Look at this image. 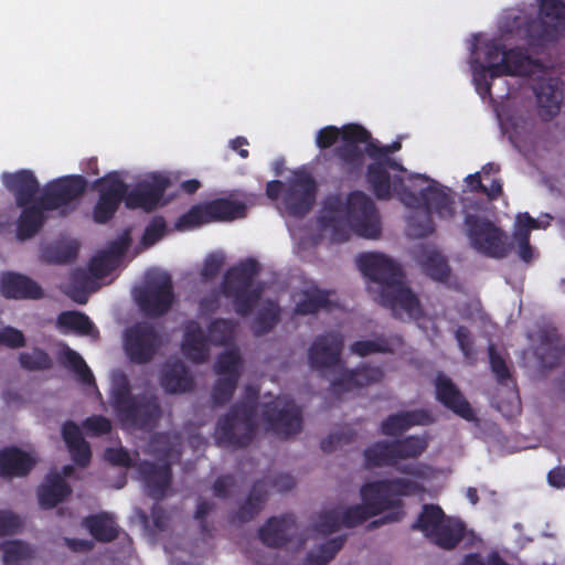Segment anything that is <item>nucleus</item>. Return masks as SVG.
Here are the masks:
<instances>
[{
	"instance_id": "obj_10",
	"label": "nucleus",
	"mask_w": 565,
	"mask_h": 565,
	"mask_svg": "<svg viewBox=\"0 0 565 565\" xmlns=\"http://www.w3.org/2000/svg\"><path fill=\"white\" fill-rule=\"evenodd\" d=\"M246 214L245 202L232 196L217 198L191 206L188 212L179 216L175 227L179 231H184L213 222H232L245 217Z\"/></svg>"
},
{
	"instance_id": "obj_8",
	"label": "nucleus",
	"mask_w": 565,
	"mask_h": 565,
	"mask_svg": "<svg viewBox=\"0 0 565 565\" xmlns=\"http://www.w3.org/2000/svg\"><path fill=\"white\" fill-rule=\"evenodd\" d=\"M411 529L422 532L429 542L444 550L455 548L466 531L463 523L447 516L437 504H424Z\"/></svg>"
},
{
	"instance_id": "obj_41",
	"label": "nucleus",
	"mask_w": 565,
	"mask_h": 565,
	"mask_svg": "<svg viewBox=\"0 0 565 565\" xmlns=\"http://www.w3.org/2000/svg\"><path fill=\"white\" fill-rule=\"evenodd\" d=\"M57 326L62 329L72 330L81 335H93L98 333L89 317L79 311H63L57 316Z\"/></svg>"
},
{
	"instance_id": "obj_59",
	"label": "nucleus",
	"mask_w": 565,
	"mask_h": 565,
	"mask_svg": "<svg viewBox=\"0 0 565 565\" xmlns=\"http://www.w3.org/2000/svg\"><path fill=\"white\" fill-rule=\"evenodd\" d=\"M355 433L351 428H342L340 431H334L323 438L320 443V448L324 452H332L338 447L350 444L354 439Z\"/></svg>"
},
{
	"instance_id": "obj_2",
	"label": "nucleus",
	"mask_w": 565,
	"mask_h": 565,
	"mask_svg": "<svg viewBox=\"0 0 565 565\" xmlns=\"http://www.w3.org/2000/svg\"><path fill=\"white\" fill-rule=\"evenodd\" d=\"M356 263L361 273L379 285L377 301L390 309L394 318L418 320L424 317L419 298L404 282V273L395 260L380 253H364Z\"/></svg>"
},
{
	"instance_id": "obj_9",
	"label": "nucleus",
	"mask_w": 565,
	"mask_h": 565,
	"mask_svg": "<svg viewBox=\"0 0 565 565\" xmlns=\"http://www.w3.org/2000/svg\"><path fill=\"white\" fill-rule=\"evenodd\" d=\"M415 195L419 202L414 207L423 203L425 210L423 213H416L409 217L407 228L412 237L424 238L435 232L433 212L440 218L450 220L455 216L454 198L435 183L420 190L419 194L415 193Z\"/></svg>"
},
{
	"instance_id": "obj_48",
	"label": "nucleus",
	"mask_w": 565,
	"mask_h": 565,
	"mask_svg": "<svg viewBox=\"0 0 565 565\" xmlns=\"http://www.w3.org/2000/svg\"><path fill=\"white\" fill-rule=\"evenodd\" d=\"M379 484L385 487L388 497H409L418 494L424 491L423 486H420L416 481L406 478L383 479L380 480Z\"/></svg>"
},
{
	"instance_id": "obj_6",
	"label": "nucleus",
	"mask_w": 565,
	"mask_h": 565,
	"mask_svg": "<svg viewBox=\"0 0 565 565\" xmlns=\"http://www.w3.org/2000/svg\"><path fill=\"white\" fill-rule=\"evenodd\" d=\"M246 391L247 398L233 404L216 422L215 441L221 447L243 449L255 438L258 392L250 386Z\"/></svg>"
},
{
	"instance_id": "obj_26",
	"label": "nucleus",
	"mask_w": 565,
	"mask_h": 565,
	"mask_svg": "<svg viewBox=\"0 0 565 565\" xmlns=\"http://www.w3.org/2000/svg\"><path fill=\"white\" fill-rule=\"evenodd\" d=\"M1 178L4 186L14 195L18 206L28 205L36 200L40 183L32 171L3 172Z\"/></svg>"
},
{
	"instance_id": "obj_20",
	"label": "nucleus",
	"mask_w": 565,
	"mask_h": 565,
	"mask_svg": "<svg viewBox=\"0 0 565 565\" xmlns=\"http://www.w3.org/2000/svg\"><path fill=\"white\" fill-rule=\"evenodd\" d=\"M365 466L367 468L375 467H394L398 472L422 478L424 471L420 465L407 463L398 465L393 441L382 440L369 446L364 452Z\"/></svg>"
},
{
	"instance_id": "obj_51",
	"label": "nucleus",
	"mask_w": 565,
	"mask_h": 565,
	"mask_svg": "<svg viewBox=\"0 0 565 565\" xmlns=\"http://www.w3.org/2000/svg\"><path fill=\"white\" fill-rule=\"evenodd\" d=\"M19 362L21 367L28 371H45L52 367V359L39 348H34L30 352H21Z\"/></svg>"
},
{
	"instance_id": "obj_4",
	"label": "nucleus",
	"mask_w": 565,
	"mask_h": 565,
	"mask_svg": "<svg viewBox=\"0 0 565 565\" xmlns=\"http://www.w3.org/2000/svg\"><path fill=\"white\" fill-rule=\"evenodd\" d=\"M109 402L122 425L143 431L153 430L163 415L159 397L152 393L132 394L130 381L122 371L113 373Z\"/></svg>"
},
{
	"instance_id": "obj_27",
	"label": "nucleus",
	"mask_w": 565,
	"mask_h": 565,
	"mask_svg": "<svg viewBox=\"0 0 565 565\" xmlns=\"http://www.w3.org/2000/svg\"><path fill=\"white\" fill-rule=\"evenodd\" d=\"M384 373L379 366L362 365L353 370H344L340 376L331 383L335 393L351 392L355 388L369 386L382 381Z\"/></svg>"
},
{
	"instance_id": "obj_55",
	"label": "nucleus",
	"mask_w": 565,
	"mask_h": 565,
	"mask_svg": "<svg viewBox=\"0 0 565 565\" xmlns=\"http://www.w3.org/2000/svg\"><path fill=\"white\" fill-rule=\"evenodd\" d=\"M489 362L492 373L497 381L501 385H508L509 382L514 384L512 381L510 369L508 367L504 359L497 352L493 344L489 345Z\"/></svg>"
},
{
	"instance_id": "obj_18",
	"label": "nucleus",
	"mask_w": 565,
	"mask_h": 565,
	"mask_svg": "<svg viewBox=\"0 0 565 565\" xmlns=\"http://www.w3.org/2000/svg\"><path fill=\"white\" fill-rule=\"evenodd\" d=\"M170 180L162 174H153L149 180L138 182L130 191L125 200V205L130 210H143L152 212L156 210L163 199Z\"/></svg>"
},
{
	"instance_id": "obj_54",
	"label": "nucleus",
	"mask_w": 565,
	"mask_h": 565,
	"mask_svg": "<svg viewBox=\"0 0 565 565\" xmlns=\"http://www.w3.org/2000/svg\"><path fill=\"white\" fill-rule=\"evenodd\" d=\"M119 201L108 199L107 196L98 195L97 202L93 209V220L98 224H106L109 222L120 206Z\"/></svg>"
},
{
	"instance_id": "obj_17",
	"label": "nucleus",
	"mask_w": 565,
	"mask_h": 565,
	"mask_svg": "<svg viewBox=\"0 0 565 565\" xmlns=\"http://www.w3.org/2000/svg\"><path fill=\"white\" fill-rule=\"evenodd\" d=\"M263 419L271 431L282 438L296 435L302 428L301 411L289 399L276 398L265 403Z\"/></svg>"
},
{
	"instance_id": "obj_19",
	"label": "nucleus",
	"mask_w": 565,
	"mask_h": 565,
	"mask_svg": "<svg viewBox=\"0 0 565 565\" xmlns=\"http://www.w3.org/2000/svg\"><path fill=\"white\" fill-rule=\"evenodd\" d=\"M343 337L339 332H328L315 339L308 350V359L313 370L335 367L341 362Z\"/></svg>"
},
{
	"instance_id": "obj_33",
	"label": "nucleus",
	"mask_w": 565,
	"mask_h": 565,
	"mask_svg": "<svg viewBox=\"0 0 565 565\" xmlns=\"http://www.w3.org/2000/svg\"><path fill=\"white\" fill-rule=\"evenodd\" d=\"M160 385L167 393L177 394L191 391L194 382L186 366L177 361L166 366L160 379Z\"/></svg>"
},
{
	"instance_id": "obj_23",
	"label": "nucleus",
	"mask_w": 565,
	"mask_h": 565,
	"mask_svg": "<svg viewBox=\"0 0 565 565\" xmlns=\"http://www.w3.org/2000/svg\"><path fill=\"white\" fill-rule=\"evenodd\" d=\"M297 530L296 519L292 514L269 518L258 530L260 542L271 548L287 545Z\"/></svg>"
},
{
	"instance_id": "obj_44",
	"label": "nucleus",
	"mask_w": 565,
	"mask_h": 565,
	"mask_svg": "<svg viewBox=\"0 0 565 565\" xmlns=\"http://www.w3.org/2000/svg\"><path fill=\"white\" fill-rule=\"evenodd\" d=\"M0 548L3 552L2 559L4 565H22L33 557L31 546L19 540L4 542L0 545Z\"/></svg>"
},
{
	"instance_id": "obj_21",
	"label": "nucleus",
	"mask_w": 565,
	"mask_h": 565,
	"mask_svg": "<svg viewBox=\"0 0 565 565\" xmlns=\"http://www.w3.org/2000/svg\"><path fill=\"white\" fill-rule=\"evenodd\" d=\"M539 116L548 121L555 117L563 102V82L559 78H542L534 87Z\"/></svg>"
},
{
	"instance_id": "obj_58",
	"label": "nucleus",
	"mask_w": 565,
	"mask_h": 565,
	"mask_svg": "<svg viewBox=\"0 0 565 565\" xmlns=\"http://www.w3.org/2000/svg\"><path fill=\"white\" fill-rule=\"evenodd\" d=\"M373 515L363 504H355L341 511L342 526L352 529L364 523Z\"/></svg>"
},
{
	"instance_id": "obj_11",
	"label": "nucleus",
	"mask_w": 565,
	"mask_h": 565,
	"mask_svg": "<svg viewBox=\"0 0 565 565\" xmlns=\"http://www.w3.org/2000/svg\"><path fill=\"white\" fill-rule=\"evenodd\" d=\"M540 18L529 19L525 35L530 46L542 47L565 35V2L562 0H540Z\"/></svg>"
},
{
	"instance_id": "obj_5",
	"label": "nucleus",
	"mask_w": 565,
	"mask_h": 565,
	"mask_svg": "<svg viewBox=\"0 0 565 565\" xmlns=\"http://www.w3.org/2000/svg\"><path fill=\"white\" fill-rule=\"evenodd\" d=\"M344 217L351 230L359 236L374 239L381 235V220L373 200L362 191L351 192L345 203L339 195L326 199L321 224L335 227V223Z\"/></svg>"
},
{
	"instance_id": "obj_24",
	"label": "nucleus",
	"mask_w": 565,
	"mask_h": 565,
	"mask_svg": "<svg viewBox=\"0 0 565 565\" xmlns=\"http://www.w3.org/2000/svg\"><path fill=\"white\" fill-rule=\"evenodd\" d=\"M139 473L143 479L148 495L156 501L163 500L172 482L171 465L169 462L158 465L146 460L140 463Z\"/></svg>"
},
{
	"instance_id": "obj_42",
	"label": "nucleus",
	"mask_w": 565,
	"mask_h": 565,
	"mask_svg": "<svg viewBox=\"0 0 565 565\" xmlns=\"http://www.w3.org/2000/svg\"><path fill=\"white\" fill-rule=\"evenodd\" d=\"M329 295V291L321 289L303 292V297L295 307V312L297 315L307 316L315 315L321 309H328L331 306Z\"/></svg>"
},
{
	"instance_id": "obj_22",
	"label": "nucleus",
	"mask_w": 565,
	"mask_h": 565,
	"mask_svg": "<svg viewBox=\"0 0 565 565\" xmlns=\"http://www.w3.org/2000/svg\"><path fill=\"white\" fill-rule=\"evenodd\" d=\"M436 398L446 408L466 420L473 418V411L458 386L444 373H438L435 379Z\"/></svg>"
},
{
	"instance_id": "obj_7",
	"label": "nucleus",
	"mask_w": 565,
	"mask_h": 565,
	"mask_svg": "<svg viewBox=\"0 0 565 565\" xmlns=\"http://www.w3.org/2000/svg\"><path fill=\"white\" fill-rule=\"evenodd\" d=\"M260 269L259 263L249 257L230 267L224 274L221 292L232 300L235 312L241 317L249 316L262 298L263 282H255Z\"/></svg>"
},
{
	"instance_id": "obj_61",
	"label": "nucleus",
	"mask_w": 565,
	"mask_h": 565,
	"mask_svg": "<svg viewBox=\"0 0 565 565\" xmlns=\"http://www.w3.org/2000/svg\"><path fill=\"white\" fill-rule=\"evenodd\" d=\"M83 428L87 435L92 437H99L110 433L111 423L103 415H93L83 422Z\"/></svg>"
},
{
	"instance_id": "obj_49",
	"label": "nucleus",
	"mask_w": 565,
	"mask_h": 565,
	"mask_svg": "<svg viewBox=\"0 0 565 565\" xmlns=\"http://www.w3.org/2000/svg\"><path fill=\"white\" fill-rule=\"evenodd\" d=\"M215 508V504L209 500L201 499L196 504L193 519L199 522L200 536L202 540L207 541L214 537L216 527L213 522H210L206 516Z\"/></svg>"
},
{
	"instance_id": "obj_32",
	"label": "nucleus",
	"mask_w": 565,
	"mask_h": 565,
	"mask_svg": "<svg viewBox=\"0 0 565 565\" xmlns=\"http://www.w3.org/2000/svg\"><path fill=\"white\" fill-rule=\"evenodd\" d=\"M32 457L18 447L0 450V476L6 478L24 477L34 467Z\"/></svg>"
},
{
	"instance_id": "obj_39",
	"label": "nucleus",
	"mask_w": 565,
	"mask_h": 565,
	"mask_svg": "<svg viewBox=\"0 0 565 565\" xmlns=\"http://www.w3.org/2000/svg\"><path fill=\"white\" fill-rule=\"evenodd\" d=\"M94 190L99 191V195L107 196L119 202H125L128 194V185L121 179L119 172L111 171L92 183Z\"/></svg>"
},
{
	"instance_id": "obj_35",
	"label": "nucleus",
	"mask_w": 565,
	"mask_h": 565,
	"mask_svg": "<svg viewBox=\"0 0 565 565\" xmlns=\"http://www.w3.org/2000/svg\"><path fill=\"white\" fill-rule=\"evenodd\" d=\"M71 493L66 481L58 473H53L46 478L45 483L41 486L38 492L40 505L43 509H52L64 501Z\"/></svg>"
},
{
	"instance_id": "obj_28",
	"label": "nucleus",
	"mask_w": 565,
	"mask_h": 565,
	"mask_svg": "<svg viewBox=\"0 0 565 565\" xmlns=\"http://www.w3.org/2000/svg\"><path fill=\"white\" fill-rule=\"evenodd\" d=\"M434 423L430 412L424 408L399 412L388 415L381 424L385 436L397 437L413 426H426Z\"/></svg>"
},
{
	"instance_id": "obj_63",
	"label": "nucleus",
	"mask_w": 565,
	"mask_h": 565,
	"mask_svg": "<svg viewBox=\"0 0 565 565\" xmlns=\"http://www.w3.org/2000/svg\"><path fill=\"white\" fill-rule=\"evenodd\" d=\"M513 242L516 243V254L521 260L524 263H530L534 258V249L530 243V236L525 232L521 233V231H513L512 234Z\"/></svg>"
},
{
	"instance_id": "obj_34",
	"label": "nucleus",
	"mask_w": 565,
	"mask_h": 565,
	"mask_svg": "<svg viewBox=\"0 0 565 565\" xmlns=\"http://www.w3.org/2000/svg\"><path fill=\"white\" fill-rule=\"evenodd\" d=\"M403 344V338L398 334H375L371 340H359L351 344L350 351L361 358L375 353H394L395 348Z\"/></svg>"
},
{
	"instance_id": "obj_47",
	"label": "nucleus",
	"mask_w": 565,
	"mask_h": 565,
	"mask_svg": "<svg viewBox=\"0 0 565 565\" xmlns=\"http://www.w3.org/2000/svg\"><path fill=\"white\" fill-rule=\"evenodd\" d=\"M235 332V322L231 319L216 318L207 326V337L214 345L228 343Z\"/></svg>"
},
{
	"instance_id": "obj_36",
	"label": "nucleus",
	"mask_w": 565,
	"mask_h": 565,
	"mask_svg": "<svg viewBox=\"0 0 565 565\" xmlns=\"http://www.w3.org/2000/svg\"><path fill=\"white\" fill-rule=\"evenodd\" d=\"M82 523L97 542L109 543L118 537L117 524L108 513L87 515Z\"/></svg>"
},
{
	"instance_id": "obj_37",
	"label": "nucleus",
	"mask_w": 565,
	"mask_h": 565,
	"mask_svg": "<svg viewBox=\"0 0 565 565\" xmlns=\"http://www.w3.org/2000/svg\"><path fill=\"white\" fill-rule=\"evenodd\" d=\"M267 499V490L265 480H257L243 504L239 505L233 520L242 523L253 520L262 510Z\"/></svg>"
},
{
	"instance_id": "obj_31",
	"label": "nucleus",
	"mask_w": 565,
	"mask_h": 565,
	"mask_svg": "<svg viewBox=\"0 0 565 565\" xmlns=\"http://www.w3.org/2000/svg\"><path fill=\"white\" fill-rule=\"evenodd\" d=\"M1 292L6 298L40 299L42 288L28 276L17 273H4L0 279Z\"/></svg>"
},
{
	"instance_id": "obj_15",
	"label": "nucleus",
	"mask_w": 565,
	"mask_h": 565,
	"mask_svg": "<svg viewBox=\"0 0 565 565\" xmlns=\"http://www.w3.org/2000/svg\"><path fill=\"white\" fill-rule=\"evenodd\" d=\"M380 480L372 481L363 484L360 490L363 505L367 508L369 512L376 516L384 511L386 514L380 519L373 520L369 524V529H376L381 525L399 521L405 512L403 502L399 499L391 500L385 487L379 484Z\"/></svg>"
},
{
	"instance_id": "obj_38",
	"label": "nucleus",
	"mask_w": 565,
	"mask_h": 565,
	"mask_svg": "<svg viewBox=\"0 0 565 565\" xmlns=\"http://www.w3.org/2000/svg\"><path fill=\"white\" fill-rule=\"evenodd\" d=\"M417 262L423 271L431 279L446 281L450 275V267L447 258L437 249L425 247L417 256Z\"/></svg>"
},
{
	"instance_id": "obj_3",
	"label": "nucleus",
	"mask_w": 565,
	"mask_h": 565,
	"mask_svg": "<svg viewBox=\"0 0 565 565\" xmlns=\"http://www.w3.org/2000/svg\"><path fill=\"white\" fill-rule=\"evenodd\" d=\"M87 180L81 174L64 175L49 182L42 194L28 205L20 206L21 213L17 221V237L26 241L35 236L46 222V212L75 209L76 202L85 193Z\"/></svg>"
},
{
	"instance_id": "obj_43",
	"label": "nucleus",
	"mask_w": 565,
	"mask_h": 565,
	"mask_svg": "<svg viewBox=\"0 0 565 565\" xmlns=\"http://www.w3.org/2000/svg\"><path fill=\"white\" fill-rule=\"evenodd\" d=\"M392 441L397 461L401 459H416L428 446L425 438L414 435Z\"/></svg>"
},
{
	"instance_id": "obj_29",
	"label": "nucleus",
	"mask_w": 565,
	"mask_h": 565,
	"mask_svg": "<svg viewBox=\"0 0 565 565\" xmlns=\"http://www.w3.org/2000/svg\"><path fill=\"white\" fill-rule=\"evenodd\" d=\"M534 355L544 369L556 367L565 359V343L555 329H545L540 332Z\"/></svg>"
},
{
	"instance_id": "obj_52",
	"label": "nucleus",
	"mask_w": 565,
	"mask_h": 565,
	"mask_svg": "<svg viewBox=\"0 0 565 565\" xmlns=\"http://www.w3.org/2000/svg\"><path fill=\"white\" fill-rule=\"evenodd\" d=\"M238 380L237 376H221L213 386L211 397L215 406H223L227 404L236 390Z\"/></svg>"
},
{
	"instance_id": "obj_16",
	"label": "nucleus",
	"mask_w": 565,
	"mask_h": 565,
	"mask_svg": "<svg viewBox=\"0 0 565 565\" xmlns=\"http://www.w3.org/2000/svg\"><path fill=\"white\" fill-rule=\"evenodd\" d=\"M317 183L307 172H295L287 181L281 204L296 218L305 217L316 202Z\"/></svg>"
},
{
	"instance_id": "obj_14",
	"label": "nucleus",
	"mask_w": 565,
	"mask_h": 565,
	"mask_svg": "<svg viewBox=\"0 0 565 565\" xmlns=\"http://www.w3.org/2000/svg\"><path fill=\"white\" fill-rule=\"evenodd\" d=\"M122 347L130 362L147 364L162 347V337L152 323L138 321L125 329Z\"/></svg>"
},
{
	"instance_id": "obj_13",
	"label": "nucleus",
	"mask_w": 565,
	"mask_h": 565,
	"mask_svg": "<svg viewBox=\"0 0 565 565\" xmlns=\"http://www.w3.org/2000/svg\"><path fill=\"white\" fill-rule=\"evenodd\" d=\"M135 299L147 317L157 318L166 315L174 300L171 276L159 271L148 274L145 285L136 290Z\"/></svg>"
},
{
	"instance_id": "obj_46",
	"label": "nucleus",
	"mask_w": 565,
	"mask_h": 565,
	"mask_svg": "<svg viewBox=\"0 0 565 565\" xmlns=\"http://www.w3.org/2000/svg\"><path fill=\"white\" fill-rule=\"evenodd\" d=\"M345 543V536H337L328 540L319 546L317 553H309L307 555L308 565H327L338 552L343 547Z\"/></svg>"
},
{
	"instance_id": "obj_1",
	"label": "nucleus",
	"mask_w": 565,
	"mask_h": 565,
	"mask_svg": "<svg viewBox=\"0 0 565 565\" xmlns=\"http://www.w3.org/2000/svg\"><path fill=\"white\" fill-rule=\"evenodd\" d=\"M365 143V153L374 160L366 169V181L373 194L379 200L387 201L393 194L406 206H415L419 200L406 184L401 174L391 175L390 170L406 172L403 164L390 156L402 148L401 141L391 145H380L372 139L371 132L358 124L343 126L342 145L333 149V154L348 172L361 170L364 162V151L360 145Z\"/></svg>"
},
{
	"instance_id": "obj_56",
	"label": "nucleus",
	"mask_w": 565,
	"mask_h": 565,
	"mask_svg": "<svg viewBox=\"0 0 565 565\" xmlns=\"http://www.w3.org/2000/svg\"><path fill=\"white\" fill-rule=\"evenodd\" d=\"M342 526L341 511L338 508L319 514L315 524L316 530L322 534H331Z\"/></svg>"
},
{
	"instance_id": "obj_12",
	"label": "nucleus",
	"mask_w": 565,
	"mask_h": 565,
	"mask_svg": "<svg viewBox=\"0 0 565 565\" xmlns=\"http://www.w3.org/2000/svg\"><path fill=\"white\" fill-rule=\"evenodd\" d=\"M463 223L471 246L480 254L502 259L512 250L513 244L508 234L492 222L475 214H466Z\"/></svg>"
},
{
	"instance_id": "obj_57",
	"label": "nucleus",
	"mask_w": 565,
	"mask_h": 565,
	"mask_svg": "<svg viewBox=\"0 0 565 565\" xmlns=\"http://www.w3.org/2000/svg\"><path fill=\"white\" fill-rule=\"evenodd\" d=\"M118 263L105 252L93 257L88 264L89 273L96 278H104L111 274Z\"/></svg>"
},
{
	"instance_id": "obj_30",
	"label": "nucleus",
	"mask_w": 565,
	"mask_h": 565,
	"mask_svg": "<svg viewBox=\"0 0 565 565\" xmlns=\"http://www.w3.org/2000/svg\"><path fill=\"white\" fill-rule=\"evenodd\" d=\"M539 66L537 60H534L525 49L512 47L503 54V58L492 66L494 75H531L534 68Z\"/></svg>"
},
{
	"instance_id": "obj_25",
	"label": "nucleus",
	"mask_w": 565,
	"mask_h": 565,
	"mask_svg": "<svg viewBox=\"0 0 565 565\" xmlns=\"http://www.w3.org/2000/svg\"><path fill=\"white\" fill-rule=\"evenodd\" d=\"M210 343L207 334L198 321L185 322L181 351L189 361L195 364L206 362L210 356Z\"/></svg>"
},
{
	"instance_id": "obj_45",
	"label": "nucleus",
	"mask_w": 565,
	"mask_h": 565,
	"mask_svg": "<svg viewBox=\"0 0 565 565\" xmlns=\"http://www.w3.org/2000/svg\"><path fill=\"white\" fill-rule=\"evenodd\" d=\"M492 65H484L478 60L472 62V82L476 90L482 99L491 96V82L490 79L501 77L502 75H494Z\"/></svg>"
},
{
	"instance_id": "obj_64",
	"label": "nucleus",
	"mask_w": 565,
	"mask_h": 565,
	"mask_svg": "<svg viewBox=\"0 0 565 565\" xmlns=\"http://www.w3.org/2000/svg\"><path fill=\"white\" fill-rule=\"evenodd\" d=\"M67 448L75 465L82 468H85L89 465L92 450L89 444L85 439H81V441Z\"/></svg>"
},
{
	"instance_id": "obj_53",
	"label": "nucleus",
	"mask_w": 565,
	"mask_h": 565,
	"mask_svg": "<svg viewBox=\"0 0 565 565\" xmlns=\"http://www.w3.org/2000/svg\"><path fill=\"white\" fill-rule=\"evenodd\" d=\"M241 356L236 351L221 353L215 361V372L224 376H237L239 380Z\"/></svg>"
},
{
	"instance_id": "obj_50",
	"label": "nucleus",
	"mask_w": 565,
	"mask_h": 565,
	"mask_svg": "<svg viewBox=\"0 0 565 565\" xmlns=\"http://www.w3.org/2000/svg\"><path fill=\"white\" fill-rule=\"evenodd\" d=\"M279 320L280 310L278 306L270 305L263 308L254 321V334L259 337L269 333L278 324Z\"/></svg>"
},
{
	"instance_id": "obj_40",
	"label": "nucleus",
	"mask_w": 565,
	"mask_h": 565,
	"mask_svg": "<svg viewBox=\"0 0 565 565\" xmlns=\"http://www.w3.org/2000/svg\"><path fill=\"white\" fill-rule=\"evenodd\" d=\"M61 363L72 371L83 385H95L94 375L79 353L65 345L60 354Z\"/></svg>"
},
{
	"instance_id": "obj_62",
	"label": "nucleus",
	"mask_w": 565,
	"mask_h": 565,
	"mask_svg": "<svg viewBox=\"0 0 565 565\" xmlns=\"http://www.w3.org/2000/svg\"><path fill=\"white\" fill-rule=\"evenodd\" d=\"M167 224L162 216H156L146 226L142 234V243L147 246L156 244L166 233Z\"/></svg>"
},
{
	"instance_id": "obj_60",
	"label": "nucleus",
	"mask_w": 565,
	"mask_h": 565,
	"mask_svg": "<svg viewBox=\"0 0 565 565\" xmlns=\"http://www.w3.org/2000/svg\"><path fill=\"white\" fill-rule=\"evenodd\" d=\"M66 295L72 298L75 302L84 305L88 299L87 278L81 274H75L72 281L67 285Z\"/></svg>"
}]
</instances>
